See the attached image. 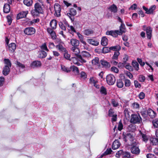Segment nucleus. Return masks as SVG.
I'll list each match as a JSON object with an SVG mask.
<instances>
[{
	"mask_svg": "<svg viewBox=\"0 0 158 158\" xmlns=\"http://www.w3.org/2000/svg\"><path fill=\"white\" fill-rule=\"evenodd\" d=\"M43 8L44 6L43 3H36L34 5V9L32 10L31 11V15L34 17L39 16L40 14L43 13Z\"/></svg>",
	"mask_w": 158,
	"mask_h": 158,
	"instance_id": "nucleus-1",
	"label": "nucleus"
},
{
	"mask_svg": "<svg viewBox=\"0 0 158 158\" xmlns=\"http://www.w3.org/2000/svg\"><path fill=\"white\" fill-rule=\"evenodd\" d=\"M71 50L73 54L76 56L81 62L85 63L86 62V60L82 58L81 55H79L80 50L79 49L76 47H72L71 48Z\"/></svg>",
	"mask_w": 158,
	"mask_h": 158,
	"instance_id": "nucleus-2",
	"label": "nucleus"
},
{
	"mask_svg": "<svg viewBox=\"0 0 158 158\" xmlns=\"http://www.w3.org/2000/svg\"><path fill=\"white\" fill-rule=\"evenodd\" d=\"M131 146V150L132 153L138 154L139 153L140 150L138 147V142H136L135 140H133Z\"/></svg>",
	"mask_w": 158,
	"mask_h": 158,
	"instance_id": "nucleus-3",
	"label": "nucleus"
},
{
	"mask_svg": "<svg viewBox=\"0 0 158 158\" xmlns=\"http://www.w3.org/2000/svg\"><path fill=\"white\" fill-rule=\"evenodd\" d=\"M141 118L139 114H133L131 116V122L134 123H139Z\"/></svg>",
	"mask_w": 158,
	"mask_h": 158,
	"instance_id": "nucleus-4",
	"label": "nucleus"
},
{
	"mask_svg": "<svg viewBox=\"0 0 158 158\" xmlns=\"http://www.w3.org/2000/svg\"><path fill=\"white\" fill-rule=\"evenodd\" d=\"M143 30L146 31L148 39L150 40L152 36V30L151 27L150 26L147 27L146 26L144 25L143 26Z\"/></svg>",
	"mask_w": 158,
	"mask_h": 158,
	"instance_id": "nucleus-5",
	"label": "nucleus"
},
{
	"mask_svg": "<svg viewBox=\"0 0 158 158\" xmlns=\"http://www.w3.org/2000/svg\"><path fill=\"white\" fill-rule=\"evenodd\" d=\"M106 82L108 84L110 85H113L115 81V77L112 74H109L106 77Z\"/></svg>",
	"mask_w": 158,
	"mask_h": 158,
	"instance_id": "nucleus-6",
	"label": "nucleus"
},
{
	"mask_svg": "<svg viewBox=\"0 0 158 158\" xmlns=\"http://www.w3.org/2000/svg\"><path fill=\"white\" fill-rule=\"evenodd\" d=\"M24 33L28 35L34 34L35 32V30L33 27H29L26 28L24 31Z\"/></svg>",
	"mask_w": 158,
	"mask_h": 158,
	"instance_id": "nucleus-7",
	"label": "nucleus"
},
{
	"mask_svg": "<svg viewBox=\"0 0 158 158\" xmlns=\"http://www.w3.org/2000/svg\"><path fill=\"white\" fill-rule=\"evenodd\" d=\"M140 139L143 141L146 142L148 140V137L144 132L139 131V134Z\"/></svg>",
	"mask_w": 158,
	"mask_h": 158,
	"instance_id": "nucleus-8",
	"label": "nucleus"
},
{
	"mask_svg": "<svg viewBox=\"0 0 158 158\" xmlns=\"http://www.w3.org/2000/svg\"><path fill=\"white\" fill-rule=\"evenodd\" d=\"M54 9L57 16H60L61 10V7L60 5L57 3H55L54 5Z\"/></svg>",
	"mask_w": 158,
	"mask_h": 158,
	"instance_id": "nucleus-9",
	"label": "nucleus"
},
{
	"mask_svg": "<svg viewBox=\"0 0 158 158\" xmlns=\"http://www.w3.org/2000/svg\"><path fill=\"white\" fill-rule=\"evenodd\" d=\"M28 14V11L27 10L21 11L17 15V19H19L25 18L26 17Z\"/></svg>",
	"mask_w": 158,
	"mask_h": 158,
	"instance_id": "nucleus-10",
	"label": "nucleus"
},
{
	"mask_svg": "<svg viewBox=\"0 0 158 158\" xmlns=\"http://www.w3.org/2000/svg\"><path fill=\"white\" fill-rule=\"evenodd\" d=\"M117 31L118 30L107 31L106 32V34L107 35H111L114 37H116L118 35H119V33Z\"/></svg>",
	"mask_w": 158,
	"mask_h": 158,
	"instance_id": "nucleus-11",
	"label": "nucleus"
},
{
	"mask_svg": "<svg viewBox=\"0 0 158 158\" xmlns=\"http://www.w3.org/2000/svg\"><path fill=\"white\" fill-rule=\"evenodd\" d=\"M16 48V45L15 43H11L8 45V50L9 52H13Z\"/></svg>",
	"mask_w": 158,
	"mask_h": 158,
	"instance_id": "nucleus-12",
	"label": "nucleus"
},
{
	"mask_svg": "<svg viewBox=\"0 0 158 158\" xmlns=\"http://www.w3.org/2000/svg\"><path fill=\"white\" fill-rule=\"evenodd\" d=\"M100 62L104 68L107 69L110 68V63L106 60H100Z\"/></svg>",
	"mask_w": 158,
	"mask_h": 158,
	"instance_id": "nucleus-13",
	"label": "nucleus"
},
{
	"mask_svg": "<svg viewBox=\"0 0 158 158\" xmlns=\"http://www.w3.org/2000/svg\"><path fill=\"white\" fill-rule=\"evenodd\" d=\"M120 143L118 140H115L112 145V148L113 150H116L120 147Z\"/></svg>",
	"mask_w": 158,
	"mask_h": 158,
	"instance_id": "nucleus-14",
	"label": "nucleus"
},
{
	"mask_svg": "<svg viewBox=\"0 0 158 158\" xmlns=\"http://www.w3.org/2000/svg\"><path fill=\"white\" fill-rule=\"evenodd\" d=\"M64 45L63 44H60L56 45V48L60 52H63L66 50L64 47Z\"/></svg>",
	"mask_w": 158,
	"mask_h": 158,
	"instance_id": "nucleus-15",
	"label": "nucleus"
},
{
	"mask_svg": "<svg viewBox=\"0 0 158 158\" xmlns=\"http://www.w3.org/2000/svg\"><path fill=\"white\" fill-rule=\"evenodd\" d=\"M41 65V63L40 61H34L31 64L30 66L32 68H34L36 67L40 66Z\"/></svg>",
	"mask_w": 158,
	"mask_h": 158,
	"instance_id": "nucleus-16",
	"label": "nucleus"
},
{
	"mask_svg": "<svg viewBox=\"0 0 158 158\" xmlns=\"http://www.w3.org/2000/svg\"><path fill=\"white\" fill-rule=\"evenodd\" d=\"M87 41L90 44L94 46H97L99 43V42L98 41L93 39H88L87 40Z\"/></svg>",
	"mask_w": 158,
	"mask_h": 158,
	"instance_id": "nucleus-17",
	"label": "nucleus"
},
{
	"mask_svg": "<svg viewBox=\"0 0 158 158\" xmlns=\"http://www.w3.org/2000/svg\"><path fill=\"white\" fill-rule=\"evenodd\" d=\"M70 43L73 46V47H76L78 46L79 44V42L77 40L72 39L70 40Z\"/></svg>",
	"mask_w": 158,
	"mask_h": 158,
	"instance_id": "nucleus-18",
	"label": "nucleus"
},
{
	"mask_svg": "<svg viewBox=\"0 0 158 158\" xmlns=\"http://www.w3.org/2000/svg\"><path fill=\"white\" fill-rule=\"evenodd\" d=\"M133 137L132 135L130 133H128L125 136H124V140L125 141V142H126L129 140L130 141H132V142L133 140H134V139H133ZM134 140H135L134 139Z\"/></svg>",
	"mask_w": 158,
	"mask_h": 158,
	"instance_id": "nucleus-19",
	"label": "nucleus"
},
{
	"mask_svg": "<svg viewBox=\"0 0 158 158\" xmlns=\"http://www.w3.org/2000/svg\"><path fill=\"white\" fill-rule=\"evenodd\" d=\"M120 31L118 30L117 32L119 33V35H122L123 33L125 32L126 29L125 25L123 23H121L120 27Z\"/></svg>",
	"mask_w": 158,
	"mask_h": 158,
	"instance_id": "nucleus-20",
	"label": "nucleus"
},
{
	"mask_svg": "<svg viewBox=\"0 0 158 158\" xmlns=\"http://www.w3.org/2000/svg\"><path fill=\"white\" fill-rule=\"evenodd\" d=\"M81 55L82 57L85 58L87 59H89V58H91V55L88 52L86 51H82L81 52Z\"/></svg>",
	"mask_w": 158,
	"mask_h": 158,
	"instance_id": "nucleus-21",
	"label": "nucleus"
},
{
	"mask_svg": "<svg viewBox=\"0 0 158 158\" xmlns=\"http://www.w3.org/2000/svg\"><path fill=\"white\" fill-rule=\"evenodd\" d=\"M38 53V56L40 58H45L47 55V53L43 50L39 52Z\"/></svg>",
	"mask_w": 158,
	"mask_h": 158,
	"instance_id": "nucleus-22",
	"label": "nucleus"
},
{
	"mask_svg": "<svg viewBox=\"0 0 158 158\" xmlns=\"http://www.w3.org/2000/svg\"><path fill=\"white\" fill-rule=\"evenodd\" d=\"M151 144L153 145H156L158 144V139L156 138H151L150 139Z\"/></svg>",
	"mask_w": 158,
	"mask_h": 158,
	"instance_id": "nucleus-23",
	"label": "nucleus"
},
{
	"mask_svg": "<svg viewBox=\"0 0 158 158\" xmlns=\"http://www.w3.org/2000/svg\"><path fill=\"white\" fill-rule=\"evenodd\" d=\"M108 9L110 10L111 12L113 13H115L117 12V8L116 5L114 4H113L111 5L109 8Z\"/></svg>",
	"mask_w": 158,
	"mask_h": 158,
	"instance_id": "nucleus-24",
	"label": "nucleus"
},
{
	"mask_svg": "<svg viewBox=\"0 0 158 158\" xmlns=\"http://www.w3.org/2000/svg\"><path fill=\"white\" fill-rule=\"evenodd\" d=\"M148 114L152 118H154L156 113L152 109H149L148 111Z\"/></svg>",
	"mask_w": 158,
	"mask_h": 158,
	"instance_id": "nucleus-25",
	"label": "nucleus"
},
{
	"mask_svg": "<svg viewBox=\"0 0 158 158\" xmlns=\"http://www.w3.org/2000/svg\"><path fill=\"white\" fill-rule=\"evenodd\" d=\"M10 10V6L9 4H5L3 7V11L5 13H8Z\"/></svg>",
	"mask_w": 158,
	"mask_h": 158,
	"instance_id": "nucleus-26",
	"label": "nucleus"
},
{
	"mask_svg": "<svg viewBox=\"0 0 158 158\" xmlns=\"http://www.w3.org/2000/svg\"><path fill=\"white\" fill-rule=\"evenodd\" d=\"M50 26L53 29H55L56 27L57 22L56 20L53 19L52 20L50 23Z\"/></svg>",
	"mask_w": 158,
	"mask_h": 158,
	"instance_id": "nucleus-27",
	"label": "nucleus"
},
{
	"mask_svg": "<svg viewBox=\"0 0 158 158\" xmlns=\"http://www.w3.org/2000/svg\"><path fill=\"white\" fill-rule=\"evenodd\" d=\"M76 10L74 8H71L70 10V13H67V15L70 17L71 15L74 16L76 15Z\"/></svg>",
	"mask_w": 158,
	"mask_h": 158,
	"instance_id": "nucleus-28",
	"label": "nucleus"
},
{
	"mask_svg": "<svg viewBox=\"0 0 158 158\" xmlns=\"http://www.w3.org/2000/svg\"><path fill=\"white\" fill-rule=\"evenodd\" d=\"M10 67L7 66H4L3 68L2 73L4 75L6 76L8 74L10 71Z\"/></svg>",
	"mask_w": 158,
	"mask_h": 158,
	"instance_id": "nucleus-29",
	"label": "nucleus"
},
{
	"mask_svg": "<svg viewBox=\"0 0 158 158\" xmlns=\"http://www.w3.org/2000/svg\"><path fill=\"white\" fill-rule=\"evenodd\" d=\"M92 64L93 66L98 65L99 64V60L98 58L95 57L92 60Z\"/></svg>",
	"mask_w": 158,
	"mask_h": 158,
	"instance_id": "nucleus-30",
	"label": "nucleus"
},
{
	"mask_svg": "<svg viewBox=\"0 0 158 158\" xmlns=\"http://www.w3.org/2000/svg\"><path fill=\"white\" fill-rule=\"evenodd\" d=\"M108 39L106 37H102L101 40V44L103 46H106L108 44Z\"/></svg>",
	"mask_w": 158,
	"mask_h": 158,
	"instance_id": "nucleus-31",
	"label": "nucleus"
},
{
	"mask_svg": "<svg viewBox=\"0 0 158 158\" xmlns=\"http://www.w3.org/2000/svg\"><path fill=\"white\" fill-rule=\"evenodd\" d=\"M66 26L68 27V30L69 31H71L72 32H76V31L73 27L72 26H69L67 22L65 23Z\"/></svg>",
	"mask_w": 158,
	"mask_h": 158,
	"instance_id": "nucleus-32",
	"label": "nucleus"
},
{
	"mask_svg": "<svg viewBox=\"0 0 158 158\" xmlns=\"http://www.w3.org/2000/svg\"><path fill=\"white\" fill-rule=\"evenodd\" d=\"M132 64L133 67L137 71L139 69V64L136 61H133L132 63Z\"/></svg>",
	"mask_w": 158,
	"mask_h": 158,
	"instance_id": "nucleus-33",
	"label": "nucleus"
},
{
	"mask_svg": "<svg viewBox=\"0 0 158 158\" xmlns=\"http://www.w3.org/2000/svg\"><path fill=\"white\" fill-rule=\"evenodd\" d=\"M93 31L90 29L85 30L84 31V34L86 35H89L93 33Z\"/></svg>",
	"mask_w": 158,
	"mask_h": 158,
	"instance_id": "nucleus-34",
	"label": "nucleus"
},
{
	"mask_svg": "<svg viewBox=\"0 0 158 158\" xmlns=\"http://www.w3.org/2000/svg\"><path fill=\"white\" fill-rule=\"evenodd\" d=\"M5 66H7L10 67H11V63L9 59H5L4 60Z\"/></svg>",
	"mask_w": 158,
	"mask_h": 158,
	"instance_id": "nucleus-35",
	"label": "nucleus"
},
{
	"mask_svg": "<svg viewBox=\"0 0 158 158\" xmlns=\"http://www.w3.org/2000/svg\"><path fill=\"white\" fill-rule=\"evenodd\" d=\"M110 51L113 50L116 51H118L120 49V47L119 45H116L114 46L111 47L110 48Z\"/></svg>",
	"mask_w": 158,
	"mask_h": 158,
	"instance_id": "nucleus-36",
	"label": "nucleus"
},
{
	"mask_svg": "<svg viewBox=\"0 0 158 158\" xmlns=\"http://www.w3.org/2000/svg\"><path fill=\"white\" fill-rule=\"evenodd\" d=\"M71 68L72 69L73 71L75 73V74L77 75L79 74V71L78 68L75 66H73L71 67Z\"/></svg>",
	"mask_w": 158,
	"mask_h": 158,
	"instance_id": "nucleus-37",
	"label": "nucleus"
},
{
	"mask_svg": "<svg viewBox=\"0 0 158 158\" xmlns=\"http://www.w3.org/2000/svg\"><path fill=\"white\" fill-rule=\"evenodd\" d=\"M77 36H78V38L80 40L81 42L83 44H84L85 45H86V43L85 41H84L83 40V36L81 35L80 33H78V32L77 33Z\"/></svg>",
	"mask_w": 158,
	"mask_h": 158,
	"instance_id": "nucleus-38",
	"label": "nucleus"
},
{
	"mask_svg": "<svg viewBox=\"0 0 158 158\" xmlns=\"http://www.w3.org/2000/svg\"><path fill=\"white\" fill-rule=\"evenodd\" d=\"M61 69L62 71L66 73H69L70 71V70L69 68L66 67L63 65H61Z\"/></svg>",
	"mask_w": 158,
	"mask_h": 158,
	"instance_id": "nucleus-39",
	"label": "nucleus"
},
{
	"mask_svg": "<svg viewBox=\"0 0 158 158\" xmlns=\"http://www.w3.org/2000/svg\"><path fill=\"white\" fill-rule=\"evenodd\" d=\"M111 103L113 106L114 107H117L119 105V104L117 101L114 99L111 100Z\"/></svg>",
	"mask_w": 158,
	"mask_h": 158,
	"instance_id": "nucleus-40",
	"label": "nucleus"
},
{
	"mask_svg": "<svg viewBox=\"0 0 158 158\" xmlns=\"http://www.w3.org/2000/svg\"><path fill=\"white\" fill-rule=\"evenodd\" d=\"M123 83L121 80L117 81V85L118 87L119 88H121L123 86Z\"/></svg>",
	"mask_w": 158,
	"mask_h": 158,
	"instance_id": "nucleus-41",
	"label": "nucleus"
},
{
	"mask_svg": "<svg viewBox=\"0 0 158 158\" xmlns=\"http://www.w3.org/2000/svg\"><path fill=\"white\" fill-rule=\"evenodd\" d=\"M32 0H24L23 3L24 4L27 6H31L32 3Z\"/></svg>",
	"mask_w": 158,
	"mask_h": 158,
	"instance_id": "nucleus-42",
	"label": "nucleus"
},
{
	"mask_svg": "<svg viewBox=\"0 0 158 158\" xmlns=\"http://www.w3.org/2000/svg\"><path fill=\"white\" fill-rule=\"evenodd\" d=\"M64 52V57L67 60H70V55L68 53V51L66 50Z\"/></svg>",
	"mask_w": 158,
	"mask_h": 158,
	"instance_id": "nucleus-43",
	"label": "nucleus"
},
{
	"mask_svg": "<svg viewBox=\"0 0 158 158\" xmlns=\"http://www.w3.org/2000/svg\"><path fill=\"white\" fill-rule=\"evenodd\" d=\"M156 8V6L153 5L150 7L148 9V12H147L148 14H150L152 13L153 11L155 10Z\"/></svg>",
	"mask_w": 158,
	"mask_h": 158,
	"instance_id": "nucleus-44",
	"label": "nucleus"
},
{
	"mask_svg": "<svg viewBox=\"0 0 158 158\" xmlns=\"http://www.w3.org/2000/svg\"><path fill=\"white\" fill-rule=\"evenodd\" d=\"M100 92L102 94L106 95L107 94L106 90V88L103 86H102L100 88Z\"/></svg>",
	"mask_w": 158,
	"mask_h": 158,
	"instance_id": "nucleus-45",
	"label": "nucleus"
},
{
	"mask_svg": "<svg viewBox=\"0 0 158 158\" xmlns=\"http://www.w3.org/2000/svg\"><path fill=\"white\" fill-rule=\"evenodd\" d=\"M64 24H65L64 23ZM60 27L63 30L65 31L66 30V25L65 26L64 25L62 22H60L59 23Z\"/></svg>",
	"mask_w": 158,
	"mask_h": 158,
	"instance_id": "nucleus-46",
	"label": "nucleus"
},
{
	"mask_svg": "<svg viewBox=\"0 0 158 158\" xmlns=\"http://www.w3.org/2000/svg\"><path fill=\"white\" fill-rule=\"evenodd\" d=\"M70 60L73 61L74 64H77L78 65H80V64L77 61V59L76 57H73L70 59Z\"/></svg>",
	"mask_w": 158,
	"mask_h": 158,
	"instance_id": "nucleus-47",
	"label": "nucleus"
},
{
	"mask_svg": "<svg viewBox=\"0 0 158 158\" xmlns=\"http://www.w3.org/2000/svg\"><path fill=\"white\" fill-rule=\"evenodd\" d=\"M119 52H118V51H115L114 52V54L113 56V59L115 60L118 59V56L119 55Z\"/></svg>",
	"mask_w": 158,
	"mask_h": 158,
	"instance_id": "nucleus-48",
	"label": "nucleus"
},
{
	"mask_svg": "<svg viewBox=\"0 0 158 158\" xmlns=\"http://www.w3.org/2000/svg\"><path fill=\"white\" fill-rule=\"evenodd\" d=\"M110 51L109 48L107 47H104L102 49V52L103 53H106L109 52Z\"/></svg>",
	"mask_w": 158,
	"mask_h": 158,
	"instance_id": "nucleus-49",
	"label": "nucleus"
},
{
	"mask_svg": "<svg viewBox=\"0 0 158 158\" xmlns=\"http://www.w3.org/2000/svg\"><path fill=\"white\" fill-rule=\"evenodd\" d=\"M152 123L154 126L156 127H158V118L152 121Z\"/></svg>",
	"mask_w": 158,
	"mask_h": 158,
	"instance_id": "nucleus-50",
	"label": "nucleus"
},
{
	"mask_svg": "<svg viewBox=\"0 0 158 158\" xmlns=\"http://www.w3.org/2000/svg\"><path fill=\"white\" fill-rule=\"evenodd\" d=\"M40 48L42 50H44L47 52L48 51V50L47 48V45L45 43H44V44H43L40 46Z\"/></svg>",
	"mask_w": 158,
	"mask_h": 158,
	"instance_id": "nucleus-51",
	"label": "nucleus"
},
{
	"mask_svg": "<svg viewBox=\"0 0 158 158\" xmlns=\"http://www.w3.org/2000/svg\"><path fill=\"white\" fill-rule=\"evenodd\" d=\"M124 152L122 150H120L118 151L116 154V156L117 157H119L122 155H123Z\"/></svg>",
	"mask_w": 158,
	"mask_h": 158,
	"instance_id": "nucleus-52",
	"label": "nucleus"
},
{
	"mask_svg": "<svg viewBox=\"0 0 158 158\" xmlns=\"http://www.w3.org/2000/svg\"><path fill=\"white\" fill-rule=\"evenodd\" d=\"M123 124L121 121H120L118 123V129L119 131H121L123 129Z\"/></svg>",
	"mask_w": 158,
	"mask_h": 158,
	"instance_id": "nucleus-53",
	"label": "nucleus"
},
{
	"mask_svg": "<svg viewBox=\"0 0 158 158\" xmlns=\"http://www.w3.org/2000/svg\"><path fill=\"white\" fill-rule=\"evenodd\" d=\"M16 65L22 69H24L25 66L24 65L22 64L20 62L17 61L16 63Z\"/></svg>",
	"mask_w": 158,
	"mask_h": 158,
	"instance_id": "nucleus-54",
	"label": "nucleus"
},
{
	"mask_svg": "<svg viewBox=\"0 0 158 158\" xmlns=\"http://www.w3.org/2000/svg\"><path fill=\"white\" fill-rule=\"evenodd\" d=\"M129 59V56L127 55H125L124 56L123 58V62L125 64H126V62Z\"/></svg>",
	"mask_w": 158,
	"mask_h": 158,
	"instance_id": "nucleus-55",
	"label": "nucleus"
},
{
	"mask_svg": "<svg viewBox=\"0 0 158 158\" xmlns=\"http://www.w3.org/2000/svg\"><path fill=\"white\" fill-rule=\"evenodd\" d=\"M112 150L111 148H107L104 153V155H107L111 153Z\"/></svg>",
	"mask_w": 158,
	"mask_h": 158,
	"instance_id": "nucleus-56",
	"label": "nucleus"
},
{
	"mask_svg": "<svg viewBox=\"0 0 158 158\" xmlns=\"http://www.w3.org/2000/svg\"><path fill=\"white\" fill-rule=\"evenodd\" d=\"M131 85V82L130 80L126 79L125 82V85L126 86L129 87Z\"/></svg>",
	"mask_w": 158,
	"mask_h": 158,
	"instance_id": "nucleus-57",
	"label": "nucleus"
},
{
	"mask_svg": "<svg viewBox=\"0 0 158 158\" xmlns=\"http://www.w3.org/2000/svg\"><path fill=\"white\" fill-rule=\"evenodd\" d=\"M139 97L140 99H142L145 98V94L143 92H141L139 95Z\"/></svg>",
	"mask_w": 158,
	"mask_h": 158,
	"instance_id": "nucleus-58",
	"label": "nucleus"
},
{
	"mask_svg": "<svg viewBox=\"0 0 158 158\" xmlns=\"http://www.w3.org/2000/svg\"><path fill=\"white\" fill-rule=\"evenodd\" d=\"M51 35V38L53 40L55 39L56 37V35L55 32L53 31L50 34Z\"/></svg>",
	"mask_w": 158,
	"mask_h": 158,
	"instance_id": "nucleus-59",
	"label": "nucleus"
},
{
	"mask_svg": "<svg viewBox=\"0 0 158 158\" xmlns=\"http://www.w3.org/2000/svg\"><path fill=\"white\" fill-rule=\"evenodd\" d=\"M137 60L140 64L142 66H143L145 64V63L144 62H143L141 59L138 58H137Z\"/></svg>",
	"mask_w": 158,
	"mask_h": 158,
	"instance_id": "nucleus-60",
	"label": "nucleus"
},
{
	"mask_svg": "<svg viewBox=\"0 0 158 158\" xmlns=\"http://www.w3.org/2000/svg\"><path fill=\"white\" fill-rule=\"evenodd\" d=\"M111 70L115 73H118V69L115 67H112L111 68Z\"/></svg>",
	"mask_w": 158,
	"mask_h": 158,
	"instance_id": "nucleus-61",
	"label": "nucleus"
},
{
	"mask_svg": "<svg viewBox=\"0 0 158 158\" xmlns=\"http://www.w3.org/2000/svg\"><path fill=\"white\" fill-rule=\"evenodd\" d=\"M139 79L140 81L143 82L145 80V77L143 76L142 75H140L139 76Z\"/></svg>",
	"mask_w": 158,
	"mask_h": 158,
	"instance_id": "nucleus-62",
	"label": "nucleus"
},
{
	"mask_svg": "<svg viewBox=\"0 0 158 158\" xmlns=\"http://www.w3.org/2000/svg\"><path fill=\"white\" fill-rule=\"evenodd\" d=\"M132 105L134 108L137 109L139 108V105L137 102H135L132 103Z\"/></svg>",
	"mask_w": 158,
	"mask_h": 158,
	"instance_id": "nucleus-63",
	"label": "nucleus"
},
{
	"mask_svg": "<svg viewBox=\"0 0 158 158\" xmlns=\"http://www.w3.org/2000/svg\"><path fill=\"white\" fill-rule=\"evenodd\" d=\"M146 156L147 158H156L155 156L152 154H148Z\"/></svg>",
	"mask_w": 158,
	"mask_h": 158,
	"instance_id": "nucleus-64",
	"label": "nucleus"
}]
</instances>
